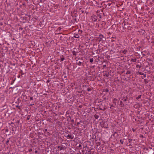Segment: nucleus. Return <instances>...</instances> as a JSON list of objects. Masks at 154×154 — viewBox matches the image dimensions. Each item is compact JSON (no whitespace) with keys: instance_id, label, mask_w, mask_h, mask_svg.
Segmentation results:
<instances>
[{"instance_id":"nucleus-1","label":"nucleus","mask_w":154,"mask_h":154,"mask_svg":"<svg viewBox=\"0 0 154 154\" xmlns=\"http://www.w3.org/2000/svg\"><path fill=\"white\" fill-rule=\"evenodd\" d=\"M143 151L145 152V154H154L153 149H152L151 147H144Z\"/></svg>"},{"instance_id":"nucleus-2","label":"nucleus","mask_w":154,"mask_h":154,"mask_svg":"<svg viewBox=\"0 0 154 154\" xmlns=\"http://www.w3.org/2000/svg\"><path fill=\"white\" fill-rule=\"evenodd\" d=\"M122 25H124L123 28H125L128 30H131V24L129 23V22H128V20H125L122 23Z\"/></svg>"},{"instance_id":"nucleus-3","label":"nucleus","mask_w":154,"mask_h":154,"mask_svg":"<svg viewBox=\"0 0 154 154\" xmlns=\"http://www.w3.org/2000/svg\"><path fill=\"white\" fill-rule=\"evenodd\" d=\"M98 40L99 42H101L102 43L105 44L106 42V37L101 34L99 35V36H98Z\"/></svg>"},{"instance_id":"nucleus-4","label":"nucleus","mask_w":154,"mask_h":154,"mask_svg":"<svg viewBox=\"0 0 154 154\" xmlns=\"http://www.w3.org/2000/svg\"><path fill=\"white\" fill-rule=\"evenodd\" d=\"M30 15H28L27 14L25 15V16L21 17L20 18V20L23 21L25 20L26 21H29V20H30Z\"/></svg>"},{"instance_id":"nucleus-5","label":"nucleus","mask_w":154,"mask_h":154,"mask_svg":"<svg viewBox=\"0 0 154 154\" xmlns=\"http://www.w3.org/2000/svg\"><path fill=\"white\" fill-rule=\"evenodd\" d=\"M12 80L11 83V85H12L14 84L15 85L17 82H19V79H17L16 80V78L15 77H13L12 78Z\"/></svg>"},{"instance_id":"nucleus-6","label":"nucleus","mask_w":154,"mask_h":154,"mask_svg":"<svg viewBox=\"0 0 154 154\" xmlns=\"http://www.w3.org/2000/svg\"><path fill=\"white\" fill-rule=\"evenodd\" d=\"M128 141H129V143H130L129 146H132L135 144L136 140L135 139H134V140H133L131 139L128 138Z\"/></svg>"},{"instance_id":"nucleus-7","label":"nucleus","mask_w":154,"mask_h":154,"mask_svg":"<svg viewBox=\"0 0 154 154\" xmlns=\"http://www.w3.org/2000/svg\"><path fill=\"white\" fill-rule=\"evenodd\" d=\"M76 64L79 66L80 67H79V69H80L84 67L85 63L76 61Z\"/></svg>"},{"instance_id":"nucleus-8","label":"nucleus","mask_w":154,"mask_h":154,"mask_svg":"<svg viewBox=\"0 0 154 154\" xmlns=\"http://www.w3.org/2000/svg\"><path fill=\"white\" fill-rule=\"evenodd\" d=\"M93 3L95 4L94 5L99 7V6L101 5V3L99 0H93Z\"/></svg>"},{"instance_id":"nucleus-9","label":"nucleus","mask_w":154,"mask_h":154,"mask_svg":"<svg viewBox=\"0 0 154 154\" xmlns=\"http://www.w3.org/2000/svg\"><path fill=\"white\" fill-rule=\"evenodd\" d=\"M70 8H69V6L68 5H66L64 7L63 10L66 14H68V13L69 12V10Z\"/></svg>"},{"instance_id":"nucleus-10","label":"nucleus","mask_w":154,"mask_h":154,"mask_svg":"<svg viewBox=\"0 0 154 154\" xmlns=\"http://www.w3.org/2000/svg\"><path fill=\"white\" fill-rule=\"evenodd\" d=\"M21 98L23 100H27L28 99L27 97L26 96V94H25V93L24 92H23V93L22 94L21 96Z\"/></svg>"},{"instance_id":"nucleus-11","label":"nucleus","mask_w":154,"mask_h":154,"mask_svg":"<svg viewBox=\"0 0 154 154\" xmlns=\"http://www.w3.org/2000/svg\"><path fill=\"white\" fill-rule=\"evenodd\" d=\"M87 87H88V86H87L85 85H83L80 88V89L82 91H81L80 92H79L82 93V91L85 92V90L86 89Z\"/></svg>"},{"instance_id":"nucleus-12","label":"nucleus","mask_w":154,"mask_h":154,"mask_svg":"<svg viewBox=\"0 0 154 154\" xmlns=\"http://www.w3.org/2000/svg\"><path fill=\"white\" fill-rule=\"evenodd\" d=\"M92 21L94 22L97 21V16L96 15H93L91 16Z\"/></svg>"},{"instance_id":"nucleus-13","label":"nucleus","mask_w":154,"mask_h":154,"mask_svg":"<svg viewBox=\"0 0 154 154\" xmlns=\"http://www.w3.org/2000/svg\"><path fill=\"white\" fill-rule=\"evenodd\" d=\"M66 55H62L60 56V62L63 61L65 59Z\"/></svg>"},{"instance_id":"nucleus-14","label":"nucleus","mask_w":154,"mask_h":154,"mask_svg":"<svg viewBox=\"0 0 154 154\" xmlns=\"http://www.w3.org/2000/svg\"><path fill=\"white\" fill-rule=\"evenodd\" d=\"M105 121H102L101 122H100V126L102 127L106 128L107 127L105 126Z\"/></svg>"},{"instance_id":"nucleus-15","label":"nucleus","mask_w":154,"mask_h":154,"mask_svg":"<svg viewBox=\"0 0 154 154\" xmlns=\"http://www.w3.org/2000/svg\"><path fill=\"white\" fill-rule=\"evenodd\" d=\"M104 101L103 100H101V99H100L98 101V105H102V106H103V101Z\"/></svg>"},{"instance_id":"nucleus-16","label":"nucleus","mask_w":154,"mask_h":154,"mask_svg":"<svg viewBox=\"0 0 154 154\" xmlns=\"http://www.w3.org/2000/svg\"><path fill=\"white\" fill-rule=\"evenodd\" d=\"M152 63L149 64V63L148 62V61H147V64H146V66H145V67L149 69L150 65H152Z\"/></svg>"},{"instance_id":"nucleus-17","label":"nucleus","mask_w":154,"mask_h":154,"mask_svg":"<svg viewBox=\"0 0 154 154\" xmlns=\"http://www.w3.org/2000/svg\"><path fill=\"white\" fill-rule=\"evenodd\" d=\"M139 32H140V34L143 35L145 33V30L143 29H141L140 30L138 31Z\"/></svg>"},{"instance_id":"nucleus-18","label":"nucleus","mask_w":154,"mask_h":154,"mask_svg":"<svg viewBox=\"0 0 154 154\" xmlns=\"http://www.w3.org/2000/svg\"><path fill=\"white\" fill-rule=\"evenodd\" d=\"M67 137L68 138H69L71 140L73 139V137L71 134H69L68 135Z\"/></svg>"},{"instance_id":"nucleus-19","label":"nucleus","mask_w":154,"mask_h":154,"mask_svg":"<svg viewBox=\"0 0 154 154\" xmlns=\"http://www.w3.org/2000/svg\"><path fill=\"white\" fill-rule=\"evenodd\" d=\"M76 147H78V149L79 148V149L82 148V145L81 144L79 143H77L76 144Z\"/></svg>"},{"instance_id":"nucleus-20","label":"nucleus","mask_w":154,"mask_h":154,"mask_svg":"<svg viewBox=\"0 0 154 154\" xmlns=\"http://www.w3.org/2000/svg\"><path fill=\"white\" fill-rule=\"evenodd\" d=\"M76 61L77 62H82L84 63L85 61L83 60L82 58H79L77 60H76Z\"/></svg>"},{"instance_id":"nucleus-21","label":"nucleus","mask_w":154,"mask_h":154,"mask_svg":"<svg viewBox=\"0 0 154 154\" xmlns=\"http://www.w3.org/2000/svg\"><path fill=\"white\" fill-rule=\"evenodd\" d=\"M11 65H13V67H10V66L9 65L8 66V67H10V68H11V69H15V67L14 66L15 65V63H11Z\"/></svg>"},{"instance_id":"nucleus-22","label":"nucleus","mask_w":154,"mask_h":154,"mask_svg":"<svg viewBox=\"0 0 154 154\" xmlns=\"http://www.w3.org/2000/svg\"><path fill=\"white\" fill-rule=\"evenodd\" d=\"M100 12V11H97V14L98 13V12ZM101 13H99L98 14H97V16L99 17L100 18H101Z\"/></svg>"},{"instance_id":"nucleus-23","label":"nucleus","mask_w":154,"mask_h":154,"mask_svg":"<svg viewBox=\"0 0 154 154\" xmlns=\"http://www.w3.org/2000/svg\"><path fill=\"white\" fill-rule=\"evenodd\" d=\"M103 92H105L106 93L109 92V89L108 88L104 89L103 90Z\"/></svg>"},{"instance_id":"nucleus-24","label":"nucleus","mask_w":154,"mask_h":154,"mask_svg":"<svg viewBox=\"0 0 154 154\" xmlns=\"http://www.w3.org/2000/svg\"><path fill=\"white\" fill-rule=\"evenodd\" d=\"M11 35L10 33L9 32H6L5 34V37H6V35H7V36H10Z\"/></svg>"},{"instance_id":"nucleus-25","label":"nucleus","mask_w":154,"mask_h":154,"mask_svg":"<svg viewBox=\"0 0 154 154\" xmlns=\"http://www.w3.org/2000/svg\"><path fill=\"white\" fill-rule=\"evenodd\" d=\"M74 37L75 38H78L79 37V35L77 34H76V33L74 34Z\"/></svg>"},{"instance_id":"nucleus-26","label":"nucleus","mask_w":154,"mask_h":154,"mask_svg":"<svg viewBox=\"0 0 154 154\" xmlns=\"http://www.w3.org/2000/svg\"><path fill=\"white\" fill-rule=\"evenodd\" d=\"M119 105H120L122 107H123L124 106V103H123L122 101H120V102L119 103Z\"/></svg>"},{"instance_id":"nucleus-27","label":"nucleus","mask_w":154,"mask_h":154,"mask_svg":"<svg viewBox=\"0 0 154 154\" xmlns=\"http://www.w3.org/2000/svg\"><path fill=\"white\" fill-rule=\"evenodd\" d=\"M10 125H11V126H12L14 128H16L15 127V125L14 124V123H13L12 122H11V124H10Z\"/></svg>"},{"instance_id":"nucleus-28","label":"nucleus","mask_w":154,"mask_h":154,"mask_svg":"<svg viewBox=\"0 0 154 154\" xmlns=\"http://www.w3.org/2000/svg\"><path fill=\"white\" fill-rule=\"evenodd\" d=\"M75 85H77L76 84V83L75 82H74L73 83H71V87H74L75 86Z\"/></svg>"},{"instance_id":"nucleus-29","label":"nucleus","mask_w":154,"mask_h":154,"mask_svg":"<svg viewBox=\"0 0 154 154\" xmlns=\"http://www.w3.org/2000/svg\"><path fill=\"white\" fill-rule=\"evenodd\" d=\"M66 147L62 145V147H61L60 148V150H61L63 149H66Z\"/></svg>"},{"instance_id":"nucleus-30","label":"nucleus","mask_w":154,"mask_h":154,"mask_svg":"<svg viewBox=\"0 0 154 154\" xmlns=\"http://www.w3.org/2000/svg\"><path fill=\"white\" fill-rule=\"evenodd\" d=\"M45 46L48 47V46L49 45V42H46L45 43Z\"/></svg>"},{"instance_id":"nucleus-31","label":"nucleus","mask_w":154,"mask_h":154,"mask_svg":"<svg viewBox=\"0 0 154 154\" xmlns=\"http://www.w3.org/2000/svg\"><path fill=\"white\" fill-rule=\"evenodd\" d=\"M79 12H82V13H83L84 12V11L83 9L82 8H79Z\"/></svg>"},{"instance_id":"nucleus-32","label":"nucleus","mask_w":154,"mask_h":154,"mask_svg":"<svg viewBox=\"0 0 154 154\" xmlns=\"http://www.w3.org/2000/svg\"><path fill=\"white\" fill-rule=\"evenodd\" d=\"M136 60H137V59L136 58H132L131 60V61L133 62H136Z\"/></svg>"},{"instance_id":"nucleus-33","label":"nucleus","mask_w":154,"mask_h":154,"mask_svg":"<svg viewBox=\"0 0 154 154\" xmlns=\"http://www.w3.org/2000/svg\"><path fill=\"white\" fill-rule=\"evenodd\" d=\"M118 101V99L116 98H114L113 100V103H116V101Z\"/></svg>"},{"instance_id":"nucleus-34","label":"nucleus","mask_w":154,"mask_h":154,"mask_svg":"<svg viewBox=\"0 0 154 154\" xmlns=\"http://www.w3.org/2000/svg\"><path fill=\"white\" fill-rule=\"evenodd\" d=\"M94 117L96 119H97L99 118V116L97 114L94 115Z\"/></svg>"},{"instance_id":"nucleus-35","label":"nucleus","mask_w":154,"mask_h":154,"mask_svg":"<svg viewBox=\"0 0 154 154\" xmlns=\"http://www.w3.org/2000/svg\"><path fill=\"white\" fill-rule=\"evenodd\" d=\"M72 53L73 54L74 56H76L77 54L76 52L75 51H72Z\"/></svg>"},{"instance_id":"nucleus-36","label":"nucleus","mask_w":154,"mask_h":154,"mask_svg":"<svg viewBox=\"0 0 154 154\" xmlns=\"http://www.w3.org/2000/svg\"><path fill=\"white\" fill-rule=\"evenodd\" d=\"M89 60L90 63H92L94 61V59L93 58H91L89 59Z\"/></svg>"},{"instance_id":"nucleus-37","label":"nucleus","mask_w":154,"mask_h":154,"mask_svg":"<svg viewBox=\"0 0 154 154\" xmlns=\"http://www.w3.org/2000/svg\"><path fill=\"white\" fill-rule=\"evenodd\" d=\"M3 125V123L2 122V121L1 120L0 121V127H2Z\"/></svg>"},{"instance_id":"nucleus-38","label":"nucleus","mask_w":154,"mask_h":154,"mask_svg":"<svg viewBox=\"0 0 154 154\" xmlns=\"http://www.w3.org/2000/svg\"><path fill=\"white\" fill-rule=\"evenodd\" d=\"M127 50L125 49H124L122 51V53L124 54H125L127 52Z\"/></svg>"},{"instance_id":"nucleus-39","label":"nucleus","mask_w":154,"mask_h":154,"mask_svg":"<svg viewBox=\"0 0 154 154\" xmlns=\"http://www.w3.org/2000/svg\"><path fill=\"white\" fill-rule=\"evenodd\" d=\"M62 28H61V27H59L57 29V32L58 31H60Z\"/></svg>"},{"instance_id":"nucleus-40","label":"nucleus","mask_w":154,"mask_h":154,"mask_svg":"<svg viewBox=\"0 0 154 154\" xmlns=\"http://www.w3.org/2000/svg\"><path fill=\"white\" fill-rule=\"evenodd\" d=\"M144 81L145 84L149 82V81L147 80L146 79H145L144 80Z\"/></svg>"},{"instance_id":"nucleus-41","label":"nucleus","mask_w":154,"mask_h":154,"mask_svg":"<svg viewBox=\"0 0 154 154\" xmlns=\"http://www.w3.org/2000/svg\"><path fill=\"white\" fill-rule=\"evenodd\" d=\"M141 97V95H139L137 97H136V99L137 100H138V99L140 98Z\"/></svg>"},{"instance_id":"nucleus-42","label":"nucleus","mask_w":154,"mask_h":154,"mask_svg":"<svg viewBox=\"0 0 154 154\" xmlns=\"http://www.w3.org/2000/svg\"><path fill=\"white\" fill-rule=\"evenodd\" d=\"M142 66L141 65H139L138 64L136 66V67L137 68H141Z\"/></svg>"},{"instance_id":"nucleus-43","label":"nucleus","mask_w":154,"mask_h":154,"mask_svg":"<svg viewBox=\"0 0 154 154\" xmlns=\"http://www.w3.org/2000/svg\"><path fill=\"white\" fill-rule=\"evenodd\" d=\"M73 20L74 21L73 22L74 23H75V22H76V23H77L78 21H79V20L78 19V20H77V19L76 18H75L74 20Z\"/></svg>"},{"instance_id":"nucleus-44","label":"nucleus","mask_w":154,"mask_h":154,"mask_svg":"<svg viewBox=\"0 0 154 154\" xmlns=\"http://www.w3.org/2000/svg\"><path fill=\"white\" fill-rule=\"evenodd\" d=\"M131 73V72L130 71L128 70L127 71L126 73H125L126 74H129Z\"/></svg>"},{"instance_id":"nucleus-45","label":"nucleus","mask_w":154,"mask_h":154,"mask_svg":"<svg viewBox=\"0 0 154 154\" xmlns=\"http://www.w3.org/2000/svg\"><path fill=\"white\" fill-rule=\"evenodd\" d=\"M25 73H23V72H22V73H21V76L22 77H25Z\"/></svg>"},{"instance_id":"nucleus-46","label":"nucleus","mask_w":154,"mask_h":154,"mask_svg":"<svg viewBox=\"0 0 154 154\" xmlns=\"http://www.w3.org/2000/svg\"><path fill=\"white\" fill-rule=\"evenodd\" d=\"M87 90L88 91H89L91 90V88L88 87L87 88Z\"/></svg>"},{"instance_id":"nucleus-47","label":"nucleus","mask_w":154,"mask_h":154,"mask_svg":"<svg viewBox=\"0 0 154 154\" xmlns=\"http://www.w3.org/2000/svg\"><path fill=\"white\" fill-rule=\"evenodd\" d=\"M100 49H98L96 51H97L96 53L99 54V52H100Z\"/></svg>"},{"instance_id":"nucleus-48","label":"nucleus","mask_w":154,"mask_h":154,"mask_svg":"<svg viewBox=\"0 0 154 154\" xmlns=\"http://www.w3.org/2000/svg\"><path fill=\"white\" fill-rule=\"evenodd\" d=\"M100 49H98L96 51H97L96 53L99 54V52H100Z\"/></svg>"},{"instance_id":"nucleus-49","label":"nucleus","mask_w":154,"mask_h":154,"mask_svg":"<svg viewBox=\"0 0 154 154\" xmlns=\"http://www.w3.org/2000/svg\"><path fill=\"white\" fill-rule=\"evenodd\" d=\"M16 108H18L19 109H21L20 107V106H18V105H16Z\"/></svg>"},{"instance_id":"nucleus-50","label":"nucleus","mask_w":154,"mask_h":154,"mask_svg":"<svg viewBox=\"0 0 154 154\" xmlns=\"http://www.w3.org/2000/svg\"><path fill=\"white\" fill-rule=\"evenodd\" d=\"M120 142L122 144H123L124 141L122 140V139L120 140Z\"/></svg>"},{"instance_id":"nucleus-51","label":"nucleus","mask_w":154,"mask_h":154,"mask_svg":"<svg viewBox=\"0 0 154 154\" xmlns=\"http://www.w3.org/2000/svg\"><path fill=\"white\" fill-rule=\"evenodd\" d=\"M110 108L111 109H113V108L112 107H114V106L113 104L110 105Z\"/></svg>"},{"instance_id":"nucleus-52","label":"nucleus","mask_w":154,"mask_h":154,"mask_svg":"<svg viewBox=\"0 0 154 154\" xmlns=\"http://www.w3.org/2000/svg\"><path fill=\"white\" fill-rule=\"evenodd\" d=\"M76 16H77V13H74V17H76ZM72 17H73V16H72Z\"/></svg>"},{"instance_id":"nucleus-53","label":"nucleus","mask_w":154,"mask_h":154,"mask_svg":"<svg viewBox=\"0 0 154 154\" xmlns=\"http://www.w3.org/2000/svg\"><path fill=\"white\" fill-rule=\"evenodd\" d=\"M78 32L79 33H82V30H81L80 29H79L78 30Z\"/></svg>"},{"instance_id":"nucleus-54","label":"nucleus","mask_w":154,"mask_h":154,"mask_svg":"<svg viewBox=\"0 0 154 154\" xmlns=\"http://www.w3.org/2000/svg\"><path fill=\"white\" fill-rule=\"evenodd\" d=\"M9 140H7L6 141L5 143L7 145H8V143H9Z\"/></svg>"},{"instance_id":"nucleus-55","label":"nucleus","mask_w":154,"mask_h":154,"mask_svg":"<svg viewBox=\"0 0 154 154\" xmlns=\"http://www.w3.org/2000/svg\"><path fill=\"white\" fill-rule=\"evenodd\" d=\"M32 151V149H28V152H30Z\"/></svg>"},{"instance_id":"nucleus-56","label":"nucleus","mask_w":154,"mask_h":154,"mask_svg":"<svg viewBox=\"0 0 154 154\" xmlns=\"http://www.w3.org/2000/svg\"><path fill=\"white\" fill-rule=\"evenodd\" d=\"M140 137L141 138H145V137H144L143 135L141 134L140 135Z\"/></svg>"},{"instance_id":"nucleus-57","label":"nucleus","mask_w":154,"mask_h":154,"mask_svg":"<svg viewBox=\"0 0 154 154\" xmlns=\"http://www.w3.org/2000/svg\"><path fill=\"white\" fill-rule=\"evenodd\" d=\"M128 97H126V99H125L124 100V101H126L128 100Z\"/></svg>"},{"instance_id":"nucleus-58","label":"nucleus","mask_w":154,"mask_h":154,"mask_svg":"<svg viewBox=\"0 0 154 154\" xmlns=\"http://www.w3.org/2000/svg\"><path fill=\"white\" fill-rule=\"evenodd\" d=\"M132 131L133 132H134V131H136V129H134V128H132Z\"/></svg>"},{"instance_id":"nucleus-59","label":"nucleus","mask_w":154,"mask_h":154,"mask_svg":"<svg viewBox=\"0 0 154 154\" xmlns=\"http://www.w3.org/2000/svg\"><path fill=\"white\" fill-rule=\"evenodd\" d=\"M35 153H37V154H40L39 153H38V152L37 150L35 151Z\"/></svg>"},{"instance_id":"nucleus-60","label":"nucleus","mask_w":154,"mask_h":154,"mask_svg":"<svg viewBox=\"0 0 154 154\" xmlns=\"http://www.w3.org/2000/svg\"><path fill=\"white\" fill-rule=\"evenodd\" d=\"M16 123L18 124L19 125V124L20 123V120H18L16 122Z\"/></svg>"},{"instance_id":"nucleus-61","label":"nucleus","mask_w":154,"mask_h":154,"mask_svg":"<svg viewBox=\"0 0 154 154\" xmlns=\"http://www.w3.org/2000/svg\"><path fill=\"white\" fill-rule=\"evenodd\" d=\"M70 122L71 123H73L74 122V120L73 119H72L71 120Z\"/></svg>"},{"instance_id":"nucleus-62","label":"nucleus","mask_w":154,"mask_h":154,"mask_svg":"<svg viewBox=\"0 0 154 154\" xmlns=\"http://www.w3.org/2000/svg\"><path fill=\"white\" fill-rule=\"evenodd\" d=\"M16 128H14L13 127L12 128V131H14V130H16Z\"/></svg>"},{"instance_id":"nucleus-63","label":"nucleus","mask_w":154,"mask_h":154,"mask_svg":"<svg viewBox=\"0 0 154 154\" xmlns=\"http://www.w3.org/2000/svg\"><path fill=\"white\" fill-rule=\"evenodd\" d=\"M151 60V59H150L149 58H147V59H146V60L147 61H150V60Z\"/></svg>"},{"instance_id":"nucleus-64","label":"nucleus","mask_w":154,"mask_h":154,"mask_svg":"<svg viewBox=\"0 0 154 154\" xmlns=\"http://www.w3.org/2000/svg\"><path fill=\"white\" fill-rule=\"evenodd\" d=\"M23 29V28L22 27H20L19 28V30H22Z\"/></svg>"}]
</instances>
